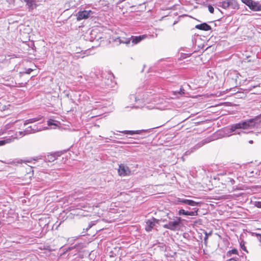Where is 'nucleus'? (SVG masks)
<instances>
[{
  "label": "nucleus",
  "instance_id": "f257e3e1",
  "mask_svg": "<svg viewBox=\"0 0 261 261\" xmlns=\"http://www.w3.org/2000/svg\"><path fill=\"white\" fill-rule=\"evenodd\" d=\"M260 116H256L253 119H250L245 121H241L240 122L232 124L230 126L231 132H236V133L240 134V132H237L238 129H246L252 128L254 127L256 124L258 123L257 121L260 118Z\"/></svg>",
  "mask_w": 261,
  "mask_h": 261
},
{
  "label": "nucleus",
  "instance_id": "f03ea898",
  "mask_svg": "<svg viewBox=\"0 0 261 261\" xmlns=\"http://www.w3.org/2000/svg\"><path fill=\"white\" fill-rule=\"evenodd\" d=\"M148 93L149 92L148 91L143 92L140 88H139L135 94H131L129 96L130 102H133L135 101L136 103V105H134L132 107L135 108L143 107V106L140 105V103H143V101L149 99Z\"/></svg>",
  "mask_w": 261,
  "mask_h": 261
},
{
  "label": "nucleus",
  "instance_id": "7ed1b4c3",
  "mask_svg": "<svg viewBox=\"0 0 261 261\" xmlns=\"http://www.w3.org/2000/svg\"><path fill=\"white\" fill-rule=\"evenodd\" d=\"M182 219L179 217H175L167 224L163 225V227L172 231H178L182 226Z\"/></svg>",
  "mask_w": 261,
  "mask_h": 261
},
{
  "label": "nucleus",
  "instance_id": "20e7f679",
  "mask_svg": "<svg viewBox=\"0 0 261 261\" xmlns=\"http://www.w3.org/2000/svg\"><path fill=\"white\" fill-rule=\"evenodd\" d=\"M101 76L102 80L100 86L102 88H110L114 86L115 83L113 81L114 77L112 73L109 72L103 73Z\"/></svg>",
  "mask_w": 261,
  "mask_h": 261
},
{
  "label": "nucleus",
  "instance_id": "39448f33",
  "mask_svg": "<svg viewBox=\"0 0 261 261\" xmlns=\"http://www.w3.org/2000/svg\"><path fill=\"white\" fill-rule=\"evenodd\" d=\"M242 3L247 5L249 8L253 11H261V4L259 2L253 0H241Z\"/></svg>",
  "mask_w": 261,
  "mask_h": 261
},
{
  "label": "nucleus",
  "instance_id": "423d86ee",
  "mask_svg": "<svg viewBox=\"0 0 261 261\" xmlns=\"http://www.w3.org/2000/svg\"><path fill=\"white\" fill-rule=\"evenodd\" d=\"M200 203V202L183 198H177L175 201V204H187L191 206H199Z\"/></svg>",
  "mask_w": 261,
  "mask_h": 261
},
{
  "label": "nucleus",
  "instance_id": "0eeeda50",
  "mask_svg": "<svg viewBox=\"0 0 261 261\" xmlns=\"http://www.w3.org/2000/svg\"><path fill=\"white\" fill-rule=\"evenodd\" d=\"M214 139L212 137H208L206 139H205L203 140L201 142L198 143L197 144H196L195 146H194L192 148H191V150H188L187 151L184 155H188L191 154V153L193 152L196 149H198L199 148L201 147L203 145L209 143L213 141Z\"/></svg>",
  "mask_w": 261,
  "mask_h": 261
},
{
  "label": "nucleus",
  "instance_id": "6e6552de",
  "mask_svg": "<svg viewBox=\"0 0 261 261\" xmlns=\"http://www.w3.org/2000/svg\"><path fill=\"white\" fill-rule=\"evenodd\" d=\"M82 208V210L77 214L78 215H80L81 216L86 217L89 215L88 213H91L93 210V206L88 204V206L87 205V204L85 203H80L79 205Z\"/></svg>",
  "mask_w": 261,
  "mask_h": 261
},
{
  "label": "nucleus",
  "instance_id": "1a4fd4ad",
  "mask_svg": "<svg viewBox=\"0 0 261 261\" xmlns=\"http://www.w3.org/2000/svg\"><path fill=\"white\" fill-rule=\"evenodd\" d=\"M93 14V12L91 10L80 11L76 14V19L77 21H80L83 19H87Z\"/></svg>",
  "mask_w": 261,
  "mask_h": 261
},
{
  "label": "nucleus",
  "instance_id": "9d476101",
  "mask_svg": "<svg viewBox=\"0 0 261 261\" xmlns=\"http://www.w3.org/2000/svg\"><path fill=\"white\" fill-rule=\"evenodd\" d=\"M118 172L119 175L125 176L130 175L131 171L128 166L123 164H121L119 166Z\"/></svg>",
  "mask_w": 261,
  "mask_h": 261
},
{
  "label": "nucleus",
  "instance_id": "9b49d317",
  "mask_svg": "<svg viewBox=\"0 0 261 261\" xmlns=\"http://www.w3.org/2000/svg\"><path fill=\"white\" fill-rule=\"evenodd\" d=\"M159 220L152 217L146 221L145 229L146 231L149 232L152 230L156 223H159Z\"/></svg>",
  "mask_w": 261,
  "mask_h": 261
},
{
  "label": "nucleus",
  "instance_id": "f8f14e48",
  "mask_svg": "<svg viewBox=\"0 0 261 261\" xmlns=\"http://www.w3.org/2000/svg\"><path fill=\"white\" fill-rule=\"evenodd\" d=\"M193 211H185L184 209H180L178 212V214L179 216H194L198 215V208H193Z\"/></svg>",
  "mask_w": 261,
  "mask_h": 261
},
{
  "label": "nucleus",
  "instance_id": "ddd939ff",
  "mask_svg": "<svg viewBox=\"0 0 261 261\" xmlns=\"http://www.w3.org/2000/svg\"><path fill=\"white\" fill-rule=\"evenodd\" d=\"M25 3L29 11H31L36 8L37 0H23Z\"/></svg>",
  "mask_w": 261,
  "mask_h": 261
},
{
  "label": "nucleus",
  "instance_id": "4468645a",
  "mask_svg": "<svg viewBox=\"0 0 261 261\" xmlns=\"http://www.w3.org/2000/svg\"><path fill=\"white\" fill-rule=\"evenodd\" d=\"M42 120H43L42 122H43L44 121L43 116H42L41 115H38V116H37L36 117L29 119L25 120L24 122V125L25 126V125H28V124L35 123L37 121H39Z\"/></svg>",
  "mask_w": 261,
  "mask_h": 261
},
{
  "label": "nucleus",
  "instance_id": "2eb2a0df",
  "mask_svg": "<svg viewBox=\"0 0 261 261\" xmlns=\"http://www.w3.org/2000/svg\"><path fill=\"white\" fill-rule=\"evenodd\" d=\"M146 37V36L145 35H141L139 36H132L130 38V41L132 43V45L136 44L140 42H141L142 40L144 39Z\"/></svg>",
  "mask_w": 261,
  "mask_h": 261
},
{
  "label": "nucleus",
  "instance_id": "dca6fc26",
  "mask_svg": "<svg viewBox=\"0 0 261 261\" xmlns=\"http://www.w3.org/2000/svg\"><path fill=\"white\" fill-rule=\"evenodd\" d=\"M114 41L117 45L121 43L128 44L130 43V38L117 37Z\"/></svg>",
  "mask_w": 261,
  "mask_h": 261
},
{
  "label": "nucleus",
  "instance_id": "f3484780",
  "mask_svg": "<svg viewBox=\"0 0 261 261\" xmlns=\"http://www.w3.org/2000/svg\"><path fill=\"white\" fill-rule=\"evenodd\" d=\"M195 28L197 29L203 31H209L212 29L210 25L205 22L196 25Z\"/></svg>",
  "mask_w": 261,
  "mask_h": 261
},
{
  "label": "nucleus",
  "instance_id": "a211bd4d",
  "mask_svg": "<svg viewBox=\"0 0 261 261\" xmlns=\"http://www.w3.org/2000/svg\"><path fill=\"white\" fill-rule=\"evenodd\" d=\"M232 3V0L220 2L218 6L226 9L228 8Z\"/></svg>",
  "mask_w": 261,
  "mask_h": 261
},
{
  "label": "nucleus",
  "instance_id": "6ab92c4d",
  "mask_svg": "<svg viewBox=\"0 0 261 261\" xmlns=\"http://www.w3.org/2000/svg\"><path fill=\"white\" fill-rule=\"evenodd\" d=\"M143 131V130H123V131H119V132L126 134V135H133L135 134H140L141 132Z\"/></svg>",
  "mask_w": 261,
  "mask_h": 261
},
{
  "label": "nucleus",
  "instance_id": "aec40b11",
  "mask_svg": "<svg viewBox=\"0 0 261 261\" xmlns=\"http://www.w3.org/2000/svg\"><path fill=\"white\" fill-rule=\"evenodd\" d=\"M25 130L23 131H20L18 132H17L15 136H12L11 137H9V138H13L14 140L15 139H18L19 138H21L22 137L26 135Z\"/></svg>",
  "mask_w": 261,
  "mask_h": 261
},
{
  "label": "nucleus",
  "instance_id": "412c9836",
  "mask_svg": "<svg viewBox=\"0 0 261 261\" xmlns=\"http://www.w3.org/2000/svg\"><path fill=\"white\" fill-rule=\"evenodd\" d=\"M83 248V245L82 244H75V245L68 247L66 250V251H69L72 249H76L77 251H79L81 249H82Z\"/></svg>",
  "mask_w": 261,
  "mask_h": 261
},
{
  "label": "nucleus",
  "instance_id": "4be33fe9",
  "mask_svg": "<svg viewBox=\"0 0 261 261\" xmlns=\"http://www.w3.org/2000/svg\"><path fill=\"white\" fill-rule=\"evenodd\" d=\"M25 132V134L28 135L30 134H33L37 132V129H34L33 128L32 126H30L26 128V129L24 130Z\"/></svg>",
  "mask_w": 261,
  "mask_h": 261
},
{
  "label": "nucleus",
  "instance_id": "5701e85b",
  "mask_svg": "<svg viewBox=\"0 0 261 261\" xmlns=\"http://www.w3.org/2000/svg\"><path fill=\"white\" fill-rule=\"evenodd\" d=\"M13 141H14V139L13 138H9L3 140H0V146H3L7 143H10Z\"/></svg>",
  "mask_w": 261,
  "mask_h": 261
},
{
  "label": "nucleus",
  "instance_id": "b1692460",
  "mask_svg": "<svg viewBox=\"0 0 261 261\" xmlns=\"http://www.w3.org/2000/svg\"><path fill=\"white\" fill-rule=\"evenodd\" d=\"M33 128L34 129H37V132H40L43 130L46 129L47 128V127H41V126L38 127V126L35 125L33 126Z\"/></svg>",
  "mask_w": 261,
  "mask_h": 261
},
{
  "label": "nucleus",
  "instance_id": "393cba45",
  "mask_svg": "<svg viewBox=\"0 0 261 261\" xmlns=\"http://www.w3.org/2000/svg\"><path fill=\"white\" fill-rule=\"evenodd\" d=\"M245 242L244 241H241L240 242V247H241V249L243 250L248 252V251L247 250V249H246V247L245 246Z\"/></svg>",
  "mask_w": 261,
  "mask_h": 261
},
{
  "label": "nucleus",
  "instance_id": "a878e982",
  "mask_svg": "<svg viewBox=\"0 0 261 261\" xmlns=\"http://www.w3.org/2000/svg\"><path fill=\"white\" fill-rule=\"evenodd\" d=\"M96 105H95L94 106H93V107L95 109H98L102 108L103 106V105L100 104L101 102L99 101H96L95 102Z\"/></svg>",
  "mask_w": 261,
  "mask_h": 261
},
{
  "label": "nucleus",
  "instance_id": "bb28decb",
  "mask_svg": "<svg viewBox=\"0 0 261 261\" xmlns=\"http://www.w3.org/2000/svg\"><path fill=\"white\" fill-rule=\"evenodd\" d=\"M47 159L49 162H52L56 160V157L54 155L50 154L47 156Z\"/></svg>",
  "mask_w": 261,
  "mask_h": 261
},
{
  "label": "nucleus",
  "instance_id": "cd10ccee",
  "mask_svg": "<svg viewBox=\"0 0 261 261\" xmlns=\"http://www.w3.org/2000/svg\"><path fill=\"white\" fill-rule=\"evenodd\" d=\"M96 222H97L96 221L90 222L88 224V226L87 229H89L91 228L93 225H95L96 224Z\"/></svg>",
  "mask_w": 261,
  "mask_h": 261
},
{
  "label": "nucleus",
  "instance_id": "c85d7f7f",
  "mask_svg": "<svg viewBox=\"0 0 261 261\" xmlns=\"http://www.w3.org/2000/svg\"><path fill=\"white\" fill-rule=\"evenodd\" d=\"M254 205L257 208H261V201H255L254 202Z\"/></svg>",
  "mask_w": 261,
  "mask_h": 261
},
{
  "label": "nucleus",
  "instance_id": "c756f323",
  "mask_svg": "<svg viewBox=\"0 0 261 261\" xmlns=\"http://www.w3.org/2000/svg\"><path fill=\"white\" fill-rule=\"evenodd\" d=\"M238 254V251L237 250V249H233L230 251H229L227 253V254Z\"/></svg>",
  "mask_w": 261,
  "mask_h": 261
},
{
  "label": "nucleus",
  "instance_id": "7c9ffc66",
  "mask_svg": "<svg viewBox=\"0 0 261 261\" xmlns=\"http://www.w3.org/2000/svg\"><path fill=\"white\" fill-rule=\"evenodd\" d=\"M47 124L48 126H51L53 125H54L55 126H57V125L56 124H55V123H54V120H49L47 121Z\"/></svg>",
  "mask_w": 261,
  "mask_h": 261
},
{
  "label": "nucleus",
  "instance_id": "2f4dec72",
  "mask_svg": "<svg viewBox=\"0 0 261 261\" xmlns=\"http://www.w3.org/2000/svg\"><path fill=\"white\" fill-rule=\"evenodd\" d=\"M13 123H9L5 125L6 129H9L12 127Z\"/></svg>",
  "mask_w": 261,
  "mask_h": 261
},
{
  "label": "nucleus",
  "instance_id": "473e14b6",
  "mask_svg": "<svg viewBox=\"0 0 261 261\" xmlns=\"http://www.w3.org/2000/svg\"><path fill=\"white\" fill-rule=\"evenodd\" d=\"M208 11H210V12L211 13H214V8L211 5H208Z\"/></svg>",
  "mask_w": 261,
  "mask_h": 261
},
{
  "label": "nucleus",
  "instance_id": "72a5a7b5",
  "mask_svg": "<svg viewBox=\"0 0 261 261\" xmlns=\"http://www.w3.org/2000/svg\"><path fill=\"white\" fill-rule=\"evenodd\" d=\"M228 181H228V182H230V184H231V185H232L234 184V183H235V180H234L233 178H230V177H228Z\"/></svg>",
  "mask_w": 261,
  "mask_h": 261
},
{
  "label": "nucleus",
  "instance_id": "f704fd0d",
  "mask_svg": "<svg viewBox=\"0 0 261 261\" xmlns=\"http://www.w3.org/2000/svg\"><path fill=\"white\" fill-rule=\"evenodd\" d=\"M32 71H33V69H32L31 68H28V69H26L25 73L27 74H30Z\"/></svg>",
  "mask_w": 261,
  "mask_h": 261
},
{
  "label": "nucleus",
  "instance_id": "c9c22d12",
  "mask_svg": "<svg viewBox=\"0 0 261 261\" xmlns=\"http://www.w3.org/2000/svg\"><path fill=\"white\" fill-rule=\"evenodd\" d=\"M176 92L178 93L179 94L181 95L184 94V90L180 89L179 91H177Z\"/></svg>",
  "mask_w": 261,
  "mask_h": 261
},
{
  "label": "nucleus",
  "instance_id": "e433bc0d",
  "mask_svg": "<svg viewBox=\"0 0 261 261\" xmlns=\"http://www.w3.org/2000/svg\"><path fill=\"white\" fill-rule=\"evenodd\" d=\"M226 261H237L236 260V259L234 258H231L228 260H227Z\"/></svg>",
  "mask_w": 261,
  "mask_h": 261
},
{
  "label": "nucleus",
  "instance_id": "4c0bfd02",
  "mask_svg": "<svg viewBox=\"0 0 261 261\" xmlns=\"http://www.w3.org/2000/svg\"><path fill=\"white\" fill-rule=\"evenodd\" d=\"M160 221H162V222H166V219H161V220H160Z\"/></svg>",
  "mask_w": 261,
  "mask_h": 261
},
{
  "label": "nucleus",
  "instance_id": "58836bf2",
  "mask_svg": "<svg viewBox=\"0 0 261 261\" xmlns=\"http://www.w3.org/2000/svg\"><path fill=\"white\" fill-rule=\"evenodd\" d=\"M220 175H226V172H223V173H220Z\"/></svg>",
  "mask_w": 261,
  "mask_h": 261
},
{
  "label": "nucleus",
  "instance_id": "ea45409f",
  "mask_svg": "<svg viewBox=\"0 0 261 261\" xmlns=\"http://www.w3.org/2000/svg\"><path fill=\"white\" fill-rule=\"evenodd\" d=\"M249 143H250V144H252L253 143V141L252 140H250L249 141Z\"/></svg>",
  "mask_w": 261,
  "mask_h": 261
},
{
  "label": "nucleus",
  "instance_id": "a19ab883",
  "mask_svg": "<svg viewBox=\"0 0 261 261\" xmlns=\"http://www.w3.org/2000/svg\"><path fill=\"white\" fill-rule=\"evenodd\" d=\"M118 143H121V144H125V142H118Z\"/></svg>",
  "mask_w": 261,
  "mask_h": 261
},
{
  "label": "nucleus",
  "instance_id": "79ce46f5",
  "mask_svg": "<svg viewBox=\"0 0 261 261\" xmlns=\"http://www.w3.org/2000/svg\"><path fill=\"white\" fill-rule=\"evenodd\" d=\"M66 252H67V251H66V250H65V251H64L63 253L64 254V253H65Z\"/></svg>",
  "mask_w": 261,
  "mask_h": 261
},
{
  "label": "nucleus",
  "instance_id": "37998d69",
  "mask_svg": "<svg viewBox=\"0 0 261 261\" xmlns=\"http://www.w3.org/2000/svg\"><path fill=\"white\" fill-rule=\"evenodd\" d=\"M182 161H184V157H182Z\"/></svg>",
  "mask_w": 261,
  "mask_h": 261
},
{
  "label": "nucleus",
  "instance_id": "c03bdc74",
  "mask_svg": "<svg viewBox=\"0 0 261 261\" xmlns=\"http://www.w3.org/2000/svg\"><path fill=\"white\" fill-rule=\"evenodd\" d=\"M241 132H242V133H245V132H244V131H241Z\"/></svg>",
  "mask_w": 261,
  "mask_h": 261
}]
</instances>
